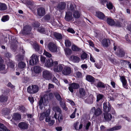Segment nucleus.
Wrapping results in <instances>:
<instances>
[{
	"mask_svg": "<svg viewBox=\"0 0 131 131\" xmlns=\"http://www.w3.org/2000/svg\"><path fill=\"white\" fill-rule=\"evenodd\" d=\"M102 113L101 109L99 107L96 108L95 107H93L90 111V113L93 114V116L96 117L102 114Z\"/></svg>",
	"mask_w": 131,
	"mask_h": 131,
	"instance_id": "1",
	"label": "nucleus"
},
{
	"mask_svg": "<svg viewBox=\"0 0 131 131\" xmlns=\"http://www.w3.org/2000/svg\"><path fill=\"white\" fill-rule=\"evenodd\" d=\"M38 57L35 54H33L30 57V64L32 66L37 64L38 62Z\"/></svg>",
	"mask_w": 131,
	"mask_h": 131,
	"instance_id": "2",
	"label": "nucleus"
},
{
	"mask_svg": "<svg viewBox=\"0 0 131 131\" xmlns=\"http://www.w3.org/2000/svg\"><path fill=\"white\" fill-rule=\"evenodd\" d=\"M58 64V62L57 61L53 62L52 59H46L45 62V66L49 68L54 65Z\"/></svg>",
	"mask_w": 131,
	"mask_h": 131,
	"instance_id": "3",
	"label": "nucleus"
},
{
	"mask_svg": "<svg viewBox=\"0 0 131 131\" xmlns=\"http://www.w3.org/2000/svg\"><path fill=\"white\" fill-rule=\"evenodd\" d=\"M47 47L49 50L52 52H55L57 51V47L55 44L52 42L49 43Z\"/></svg>",
	"mask_w": 131,
	"mask_h": 131,
	"instance_id": "4",
	"label": "nucleus"
},
{
	"mask_svg": "<svg viewBox=\"0 0 131 131\" xmlns=\"http://www.w3.org/2000/svg\"><path fill=\"white\" fill-rule=\"evenodd\" d=\"M42 76L46 80H49L51 78L52 73L48 71L45 70L42 72Z\"/></svg>",
	"mask_w": 131,
	"mask_h": 131,
	"instance_id": "5",
	"label": "nucleus"
},
{
	"mask_svg": "<svg viewBox=\"0 0 131 131\" xmlns=\"http://www.w3.org/2000/svg\"><path fill=\"white\" fill-rule=\"evenodd\" d=\"M80 87V85L79 84L75 83H73L69 84V90L72 93L73 92V89H78Z\"/></svg>",
	"mask_w": 131,
	"mask_h": 131,
	"instance_id": "6",
	"label": "nucleus"
},
{
	"mask_svg": "<svg viewBox=\"0 0 131 131\" xmlns=\"http://www.w3.org/2000/svg\"><path fill=\"white\" fill-rule=\"evenodd\" d=\"M53 110L55 112L54 117L56 119H57V116L58 114L62 113L61 109L58 106H54L52 107Z\"/></svg>",
	"mask_w": 131,
	"mask_h": 131,
	"instance_id": "7",
	"label": "nucleus"
},
{
	"mask_svg": "<svg viewBox=\"0 0 131 131\" xmlns=\"http://www.w3.org/2000/svg\"><path fill=\"white\" fill-rule=\"evenodd\" d=\"M72 72L71 68L68 66L64 67L62 73L64 75H68L70 74Z\"/></svg>",
	"mask_w": 131,
	"mask_h": 131,
	"instance_id": "8",
	"label": "nucleus"
},
{
	"mask_svg": "<svg viewBox=\"0 0 131 131\" xmlns=\"http://www.w3.org/2000/svg\"><path fill=\"white\" fill-rule=\"evenodd\" d=\"M79 93L78 97L82 99L85 98L86 97V92L85 89L82 88H80L79 89Z\"/></svg>",
	"mask_w": 131,
	"mask_h": 131,
	"instance_id": "9",
	"label": "nucleus"
},
{
	"mask_svg": "<svg viewBox=\"0 0 131 131\" xmlns=\"http://www.w3.org/2000/svg\"><path fill=\"white\" fill-rule=\"evenodd\" d=\"M111 110V105L109 102H105L103 104V110L105 113L109 112Z\"/></svg>",
	"mask_w": 131,
	"mask_h": 131,
	"instance_id": "10",
	"label": "nucleus"
},
{
	"mask_svg": "<svg viewBox=\"0 0 131 131\" xmlns=\"http://www.w3.org/2000/svg\"><path fill=\"white\" fill-rule=\"evenodd\" d=\"M31 30L30 26L26 25L24 27L23 30L21 31V32L24 35L27 34L30 32Z\"/></svg>",
	"mask_w": 131,
	"mask_h": 131,
	"instance_id": "11",
	"label": "nucleus"
},
{
	"mask_svg": "<svg viewBox=\"0 0 131 131\" xmlns=\"http://www.w3.org/2000/svg\"><path fill=\"white\" fill-rule=\"evenodd\" d=\"M56 65H54V70L55 72H60L62 71L63 69V64H59Z\"/></svg>",
	"mask_w": 131,
	"mask_h": 131,
	"instance_id": "12",
	"label": "nucleus"
},
{
	"mask_svg": "<svg viewBox=\"0 0 131 131\" xmlns=\"http://www.w3.org/2000/svg\"><path fill=\"white\" fill-rule=\"evenodd\" d=\"M37 13L39 16H43L45 14V10L44 8L40 7L38 8L37 10Z\"/></svg>",
	"mask_w": 131,
	"mask_h": 131,
	"instance_id": "13",
	"label": "nucleus"
},
{
	"mask_svg": "<svg viewBox=\"0 0 131 131\" xmlns=\"http://www.w3.org/2000/svg\"><path fill=\"white\" fill-rule=\"evenodd\" d=\"M8 95L5 93L1 95L0 96V102L5 103L8 100Z\"/></svg>",
	"mask_w": 131,
	"mask_h": 131,
	"instance_id": "14",
	"label": "nucleus"
},
{
	"mask_svg": "<svg viewBox=\"0 0 131 131\" xmlns=\"http://www.w3.org/2000/svg\"><path fill=\"white\" fill-rule=\"evenodd\" d=\"M18 127L21 130H24L27 129L28 127V124L24 122L20 123L18 125Z\"/></svg>",
	"mask_w": 131,
	"mask_h": 131,
	"instance_id": "15",
	"label": "nucleus"
},
{
	"mask_svg": "<svg viewBox=\"0 0 131 131\" xmlns=\"http://www.w3.org/2000/svg\"><path fill=\"white\" fill-rule=\"evenodd\" d=\"M125 52L123 49H119L116 53L117 56L119 57H122L124 56Z\"/></svg>",
	"mask_w": 131,
	"mask_h": 131,
	"instance_id": "16",
	"label": "nucleus"
},
{
	"mask_svg": "<svg viewBox=\"0 0 131 131\" xmlns=\"http://www.w3.org/2000/svg\"><path fill=\"white\" fill-rule=\"evenodd\" d=\"M65 18L66 20L68 21L71 20L73 18L72 13L69 11L66 12Z\"/></svg>",
	"mask_w": 131,
	"mask_h": 131,
	"instance_id": "17",
	"label": "nucleus"
},
{
	"mask_svg": "<svg viewBox=\"0 0 131 131\" xmlns=\"http://www.w3.org/2000/svg\"><path fill=\"white\" fill-rule=\"evenodd\" d=\"M104 117L106 121H109L111 120L112 118V116L110 114L107 113H104L103 114Z\"/></svg>",
	"mask_w": 131,
	"mask_h": 131,
	"instance_id": "18",
	"label": "nucleus"
},
{
	"mask_svg": "<svg viewBox=\"0 0 131 131\" xmlns=\"http://www.w3.org/2000/svg\"><path fill=\"white\" fill-rule=\"evenodd\" d=\"M66 4L64 2H61L59 3L57 6L58 9L60 11L64 9L66 7Z\"/></svg>",
	"mask_w": 131,
	"mask_h": 131,
	"instance_id": "19",
	"label": "nucleus"
},
{
	"mask_svg": "<svg viewBox=\"0 0 131 131\" xmlns=\"http://www.w3.org/2000/svg\"><path fill=\"white\" fill-rule=\"evenodd\" d=\"M93 96L90 95L86 99L84 100L85 102L87 103L92 104L93 102Z\"/></svg>",
	"mask_w": 131,
	"mask_h": 131,
	"instance_id": "20",
	"label": "nucleus"
},
{
	"mask_svg": "<svg viewBox=\"0 0 131 131\" xmlns=\"http://www.w3.org/2000/svg\"><path fill=\"white\" fill-rule=\"evenodd\" d=\"M32 90L30 91L31 94H34L37 92L39 89V87L36 85H33L31 86Z\"/></svg>",
	"mask_w": 131,
	"mask_h": 131,
	"instance_id": "21",
	"label": "nucleus"
},
{
	"mask_svg": "<svg viewBox=\"0 0 131 131\" xmlns=\"http://www.w3.org/2000/svg\"><path fill=\"white\" fill-rule=\"evenodd\" d=\"M86 80L91 83H93L95 81V78L92 76L87 75L86 77Z\"/></svg>",
	"mask_w": 131,
	"mask_h": 131,
	"instance_id": "22",
	"label": "nucleus"
},
{
	"mask_svg": "<svg viewBox=\"0 0 131 131\" xmlns=\"http://www.w3.org/2000/svg\"><path fill=\"white\" fill-rule=\"evenodd\" d=\"M96 16L98 18L101 19H103L105 17V16L104 14L100 11L96 12Z\"/></svg>",
	"mask_w": 131,
	"mask_h": 131,
	"instance_id": "23",
	"label": "nucleus"
},
{
	"mask_svg": "<svg viewBox=\"0 0 131 131\" xmlns=\"http://www.w3.org/2000/svg\"><path fill=\"white\" fill-rule=\"evenodd\" d=\"M21 119V116L20 114L17 113H15L13 114V118L11 120H14L15 121L19 120Z\"/></svg>",
	"mask_w": 131,
	"mask_h": 131,
	"instance_id": "24",
	"label": "nucleus"
},
{
	"mask_svg": "<svg viewBox=\"0 0 131 131\" xmlns=\"http://www.w3.org/2000/svg\"><path fill=\"white\" fill-rule=\"evenodd\" d=\"M102 44L105 47H107L110 44V41L109 40L104 39L102 41Z\"/></svg>",
	"mask_w": 131,
	"mask_h": 131,
	"instance_id": "25",
	"label": "nucleus"
},
{
	"mask_svg": "<svg viewBox=\"0 0 131 131\" xmlns=\"http://www.w3.org/2000/svg\"><path fill=\"white\" fill-rule=\"evenodd\" d=\"M120 79L123 85V87L125 88L126 89H127L128 87L126 85L127 82L125 78L123 76H122L120 78Z\"/></svg>",
	"mask_w": 131,
	"mask_h": 131,
	"instance_id": "26",
	"label": "nucleus"
},
{
	"mask_svg": "<svg viewBox=\"0 0 131 131\" xmlns=\"http://www.w3.org/2000/svg\"><path fill=\"white\" fill-rule=\"evenodd\" d=\"M53 35L57 40H60L62 39V36L61 34L55 32L53 34Z\"/></svg>",
	"mask_w": 131,
	"mask_h": 131,
	"instance_id": "27",
	"label": "nucleus"
},
{
	"mask_svg": "<svg viewBox=\"0 0 131 131\" xmlns=\"http://www.w3.org/2000/svg\"><path fill=\"white\" fill-rule=\"evenodd\" d=\"M26 64L23 61H20L18 64V68L20 69H22L26 67Z\"/></svg>",
	"mask_w": 131,
	"mask_h": 131,
	"instance_id": "28",
	"label": "nucleus"
},
{
	"mask_svg": "<svg viewBox=\"0 0 131 131\" xmlns=\"http://www.w3.org/2000/svg\"><path fill=\"white\" fill-rule=\"evenodd\" d=\"M23 2L25 4L33 6L34 3L32 0H24Z\"/></svg>",
	"mask_w": 131,
	"mask_h": 131,
	"instance_id": "29",
	"label": "nucleus"
},
{
	"mask_svg": "<svg viewBox=\"0 0 131 131\" xmlns=\"http://www.w3.org/2000/svg\"><path fill=\"white\" fill-rule=\"evenodd\" d=\"M10 110L9 108H4L2 110V113L4 115H8L10 113Z\"/></svg>",
	"mask_w": 131,
	"mask_h": 131,
	"instance_id": "30",
	"label": "nucleus"
},
{
	"mask_svg": "<svg viewBox=\"0 0 131 131\" xmlns=\"http://www.w3.org/2000/svg\"><path fill=\"white\" fill-rule=\"evenodd\" d=\"M34 71L35 73H38L41 72V69L39 66H36L34 68Z\"/></svg>",
	"mask_w": 131,
	"mask_h": 131,
	"instance_id": "31",
	"label": "nucleus"
},
{
	"mask_svg": "<svg viewBox=\"0 0 131 131\" xmlns=\"http://www.w3.org/2000/svg\"><path fill=\"white\" fill-rule=\"evenodd\" d=\"M37 31L40 33L43 34H46L47 30L45 28L42 27H39L37 30Z\"/></svg>",
	"mask_w": 131,
	"mask_h": 131,
	"instance_id": "32",
	"label": "nucleus"
},
{
	"mask_svg": "<svg viewBox=\"0 0 131 131\" xmlns=\"http://www.w3.org/2000/svg\"><path fill=\"white\" fill-rule=\"evenodd\" d=\"M71 58L72 60V61L78 63L79 62L80 60L79 57L75 56H71Z\"/></svg>",
	"mask_w": 131,
	"mask_h": 131,
	"instance_id": "33",
	"label": "nucleus"
},
{
	"mask_svg": "<svg viewBox=\"0 0 131 131\" xmlns=\"http://www.w3.org/2000/svg\"><path fill=\"white\" fill-rule=\"evenodd\" d=\"M7 8V7L5 4L0 3V10H6Z\"/></svg>",
	"mask_w": 131,
	"mask_h": 131,
	"instance_id": "34",
	"label": "nucleus"
},
{
	"mask_svg": "<svg viewBox=\"0 0 131 131\" xmlns=\"http://www.w3.org/2000/svg\"><path fill=\"white\" fill-rule=\"evenodd\" d=\"M107 23L111 26L114 25L115 24L114 21L112 19L110 18H107Z\"/></svg>",
	"mask_w": 131,
	"mask_h": 131,
	"instance_id": "35",
	"label": "nucleus"
},
{
	"mask_svg": "<svg viewBox=\"0 0 131 131\" xmlns=\"http://www.w3.org/2000/svg\"><path fill=\"white\" fill-rule=\"evenodd\" d=\"M121 128V126H118L113 127L111 128L107 129V131H113L114 130H116L120 129Z\"/></svg>",
	"mask_w": 131,
	"mask_h": 131,
	"instance_id": "36",
	"label": "nucleus"
},
{
	"mask_svg": "<svg viewBox=\"0 0 131 131\" xmlns=\"http://www.w3.org/2000/svg\"><path fill=\"white\" fill-rule=\"evenodd\" d=\"M54 95L58 101L59 102L61 101H62V99L58 93L57 92L54 93Z\"/></svg>",
	"mask_w": 131,
	"mask_h": 131,
	"instance_id": "37",
	"label": "nucleus"
},
{
	"mask_svg": "<svg viewBox=\"0 0 131 131\" xmlns=\"http://www.w3.org/2000/svg\"><path fill=\"white\" fill-rule=\"evenodd\" d=\"M80 13L78 11H75L74 12L73 16L75 18H78L80 17Z\"/></svg>",
	"mask_w": 131,
	"mask_h": 131,
	"instance_id": "38",
	"label": "nucleus"
},
{
	"mask_svg": "<svg viewBox=\"0 0 131 131\" xmlns=\"http://www.w3.org/2000/svg\"><path fill=\"white\" fill-rule=\"evenodd\" d=\"M72 50L74 51H78L81 50V49L75 45H73L71 47Z\"/></svg>",
	"mask_w": 131,
	"mask_h": 131,
	"instance_id": "39",
	"label": "nucleus"
},
{
	"mask_svg": "<svg viewBox=\"0 0 131 131\" xmlns=\"http://www.w3.org/2000/svg\"><path fill=\"white\" fill-rule=\"evenodd\" d=\"M18 110L22 113H24L26 111V109L23 106H19L18 108Z\"/></svg>",
	"mask_w": 131,
	"mask_h": 131,
	"instance_id": "40",
	"label": "nucleus"
},
{
	"mask_svg": "<svg viewBox=\"0 0 131 131\" xmlns=\"http://www.w3.org/2000/svg\"><path fill=\"white\" fill-rule=\"evenodd\" d=\"M9 17L8 15L3 16L1 19L2 21L3 22H5L9 20Z\"/></svg>",
	"mask_w": 131,
	"mask_h": 131,
	"instance_id": "41",
	"label": "nucleus"
},
{
	"mask_svg": "<svg viewBox=\"0 0 131 131\" xmlns=\"http://www.w3.org/2000/svg\"><path fill=\"white\" fill-rule=\"evenodd\" d=\"M7 128L3 124L0 123V131H5Z\"/></svg>",
	"mask_w": 131,
	"mask_h": 131,
	"instance_id": "42",
	"label": "nucleus"
},
{
	"mask_svg": "<svg viewBox=\"0 0 131 131\" xmlns=\"http://www.w3.org/2000/svg\"><path fill=\"white\" fill-rule=\"evenodd\" d=\"M43 100L42 97H41L39 102V105L40 106V108L42 109L43 107Z\"/></svg>",
	"mask_w": 131,
	"mask_h": 131,
	"instance_id": "43",
	"label": "nucleus"
},
{
	"mask_svg": "<svg viewBox=\"0 0 131 131\" xmlns=\"http://www.w3.org/2000/svg\"><path fill=\"white\" fill-rule=\"evenodd\" d=\"M58 119L59 122L60 123L62 122V121L63 118L62 113L58 114Z\"/></svg>",
	"mask_w": 131,
	"mask_h": 131,
	"instance_id": "44",
	"label": "nucleus"
},
{
	"mask_svg": "<svg viewBox=\"0 0 131 131\" xmlns=\"http://www.w3.org/2000/svg\"><path fill=\"white\" fill-rule=\"evenodd\" d=\"M97 86L99 88H105V86L104 83L101 82H99L97 84Z\"/></svg>",
	"mask_w": 131,
	"mask_h": 131,
	"instance_id": "45",
	"label": "nucleus"
},
{
	"mask_svg": "<svg viewBox=\"0 0 131 131\" xmlns=\"http://www.w3.org/2000/svg\"><path fill=\"white\" fill-rule=\"evenodd\" d=\"M71 50L69 48H67L65 49V53L68 55H70L71 54Z\"/></svg>",
	"mask_w": 131,
	"mask_h": 131,
	"instance_id": "46",
	"label": "nucleus"
},
{
	"mask_svg": "<svg viewBox=\"0 0 131 131\" xmlns=\"http://www.w3.org/2000/svg\"><path fill=\"white\" fill-rule=\"evenodd\" d=\"M65 43L66 46L67 47H69L71 45L70 42L69 40L67 39L65 40Z\"/></svg>",
	"mask_w": 131,
	"mask_h": 131,
	"instance_id": "47",
	"label": "nucleus"
},
{
	"mask_svg": "<svg viewBox=\"0 0 131 131\" xmlns=\"http://www.w3.org/2000/svg\"><path fill=\"white\" fill-rule=\"evenodd\" d=\"M75 75L76 77L78 78H81L82 77V73L79 72H76L75 73Z\"/></svg>",
	"mask_w": 131,
	"mask_h": 131,
	"instance_id": "48",
	"label": "nucleus"
},
{
	"mask_svg": "<svg viewBox=\"0 0 131 131\" xmlns=\"http://www.w3.org/2000/svg\"><path fill=\"white\" fill-rule=\"evenodd\" d=\"M7 65L11 68H13L14 66V63L13 61H10L8 63Z\"/></svg>",
	"mask_w": 131,
	"mask_h": 131,
	"instance_id": "49",
	"label": "nucleus"
},
{
	"mask_svg": "<svg viewBox=\"0 0 131 131\" xmlns=\"http://www.w3.org/2000/svg\"><path fill=\"white\" fill-rule=\"evenodd\" d=\"M106 5L108 8L109 9H111L113 8V7L112 4L110 2L108 3V2L106 4Z\"/></svg>",
	"mask_w": 131,
	"mask_h": 131,
	"instance_id": "50",
	"label": "nucleus"
},
{
	"mask_svg": "<svg viewBox=\"0 0 131 131\" xmlns=\"http://www.w3.org/2000/svg\"><path fill=\"white\" fill-rule=\"evenodd\" d=\"M87 54L86 53L84 52L81 55V59L82 60L86 59L87 57Z\"/></svg>",
	"mask_w": 131,
	"mask_h": 131,
	"instance_id": "51",
	"label": "nucleus"
},
{
	"mask_svg": "<svg viewBox=\"0 0 131 131\" xmlns=\"http://www.w3.org/2000/svg\"><path fill=\"white\" fill-rule=\"evenodd\" d=\"M43 54L48 58H50L52 56L50 53L46 51H44V52L43 53Z\"/></svg>",
	"mask_w": 131,
	"mask_h": 131,
	"instance_id": "52",
	"label": "nucleus"
},
{
	"mask_svg": "<svg viewBox=\"0 0 131 131\" xmlns=\"http://www.w3.org/2000/svg\"><path fill=\"white\" fill-rule=\"evenodd\" d=\"M53 97V95L52 93H50L47 95L48 100H50L52 99Z\"/></svg>",
	"mask_w": 131,
	"mask_h": 131,
	"instance_id": "53",
	"label": "nucleus"
},
{
	"mask_svg": "<svg viewBox=\"0 0 131 131\" xmlns=\"http://www.w3.org/2000/svg\"><path fill=\"white\" fill-rule=\"evenodd\" d=\"M75 7V5L72 4H71L70 5V8L69 10L71 11H73L74 10Z\"/></svg>",
	"mask_w": 131,
	"mask_h": 131,
	"instance_id": "54",
	"label": "nucleus"
},
{
	"mask_svg": "<svg viewBox=\"0 0 131 131\" xmlns=\"http://www.w3.org/2000/svg\"><path fill=\"white\" fill-rule=\"evenodd\" d=\"M95 64L96 67L99 69H100L102 66V64L100 62L97 63H95Z\"/></svg>",
	"mask_w": 131,
	"mask_h": 131,
	"instance_id": "55",
	"label": "nucleus"
},
{
	"mask_svg": "<svg viewBox=\"0 0 131 131\" xmlns=\"http://www.w3.org/2000/svg\"><path fill=\"white\" fill-rule=\"evenodd\" d=\"M122 23L118 21H116L115 23V24L114 25L116 27H120L121 26Z\"/></svg>",
	"mask_w": 131,
	"mask_h": 131,
	"instance_id": "56",
	"label": "nucleus"
},
{
	"mask_svg": "<svg viewBox=\"0 0 131 131\" xmlns=\"http://www.w3.org/2000/svg\"><path fill=\"white\" fill-rule=\"evenodd\" d=\"M33 47L36 51H38L39 50V47L38 44H34Z\"/></svg>",
	"mask_w": 131,
	"mask_h": 131,
	"instance_id": "57",
	"label": "nucleus"
},
{
	"mask_svg": "<svg viewBox=\"0 0 131 131\" xmlns=\"http://www.w3.org/2000/svg\"><path fill=\"white\" fill-rule=\"evenodd\" d=\"M103 96V95L101 94L97 95V101L98 102L102 99Z\"/></svg>",
	"mask_w": 131,
	"mask_h": 131,
	"instance_id": "58",
	"label": "nucleus"
},
{
	"mask_svg": "<svg viewBox=\"0 0 131 131\" xmlns=\"http://www.w3.org/2000/svg\"><path fill=\"white\" fill-rule=\"evenodd\" d=\"M32 26L34 27H38L40 26L39 23L37 22H35L32 24Z\"/></svg>",
	"mask_w": 131,
	"mask_h": 131,
	"instance_id": "59",
	"label": "nucleus"
},
{
	"mask_svg": "<svg viewBox=\"0 0 131 131\" xmlns=\"http://www.w3.org/2000/svg\"><path fill=\"white\" fill-rule=\"evenodd\" d=\"M67 31L70 32L72 34H74L75 33L74 30L72 28H69L67 29Z\"/></svg>",
	"mask_w": 131,
	"mask_h": 131,
	"instance_id": "60",
	"label": "nucleus"
},
{
	"mask_svg": "<svg viewBox=\"0 0 131 131\" xmlns=\"http://www.w3.org/2000/svg\"><path fill=\"white\" fill-rule=\"evenodd\" d=\"M50 111L48 110H47L44 113V115L45 117H48V116L50 114Z\"/></svg>",
	"mask_w": 131,
	"mask_h": 131,
	"instance_id": "61",
	"label": "nucleus"
},
{
	"mask_svg": "<svg viewBox=\"0 0 131 131\" xmlns=\"http://www.w3.org/2000/svg\"><path fill=\"white\" fill-rule=\"evenodd\" d=\"M16 58L17 61H20L22 60V57L20 55L16 56Z\"/></svg>",
	"mask_w": 131,
	"mask_h": 131,
	"instance_id": "62",
	"label": "nucleus"
},
{
	"mask_svg": "<svg viewBox=\"0 0 131 131\" xmlns=\"http://www.w3.org/2000/svg\"><path fill=\"white\" fill-rule=\"evenodd\" d=\"M55 122L54 121V120H50L49 122V126H51Z\"/></svg>",
	"mask_w": 131,
	"mask_h": 131,
	"instance_id": "63",
	"label": "nucleus"
},
{
	"mask_svg": "<svg viewBox=\"0 0 131 131\" xmlns=\"http://www.w3.org/2000/svg\"><path fill=\"white\" fill-rule=\"evenodd\" d=\"M52 82L56 84H58L59 83L58 81L55 77H54L53 78L52 80Z\"/></svg>",
	"mask_w": 131,
	"mask_h": 131,
	"instance_id": "64",
	"label": "nucleus"
}]
</instances>
